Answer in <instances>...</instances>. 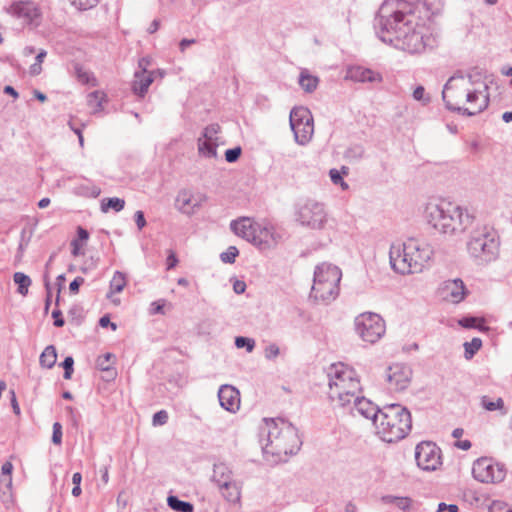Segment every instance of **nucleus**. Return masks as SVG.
Listing matches in <instances>:
<instances>
[{
  "label": "nucleus",
  "instance_id": "f257e3e1",
  "mask_svg": "<svg viewBox=\"0 0 512 512\" xmlns=\"http://www.w3.org/2000/svg\"><path fill=\"white\" fill-rule=\"evenodd\" d=\"M429 23V12L423 4L407 0H386L375 18L379 39L410 54L423 53L437 45Z\"/></svg>",
  "mask_w": 512,
  "mask_h": 512
},
{
  "label": "nucleus",
  "instance_id": "f03ea898",
  "mask_svg": "<svg viewBox=\"0 0 512 512\" xmlns=\"http://www.w3.org/2000/svg\"><path fill=\"white\" fill-rule=\"evenodd\" d=\"M425 218L431 227L449 236L464 233L475 220L474 214L467 208L443 199L426 205Z\"/></svg>",
  "mask_w": 512,
  "mask_h": 512
},
{
  "label": "nucleus",
  "instance_id": "7ed1b4c3",
  "mask_svg": "<svg viewBox=\"0 0 512 512\" xmlns=\"http://www.w3.org/2000/svg\"><path fill=\"white\" fill-rule=\"evenodd\" d=\"M432 255L429 244L414 238L393 243L389 251L392 269L402 275L422 272Z\"/></svg>",
  "mask_w": 512,
  "mask_h": 512
},
{
  "label": "nucleus",
  "instance_id": "20e7f679",
  "mask_svg": "<svg viewBox=\"0 0 512 512\" xmlns=\"http://www.w3.org/2000/svg\"><path fill=\"white\" fill-rule=\"evenodd\" d=\"M328 378V397L340 408L349 407L352 404V399L362 391L355 370L343 363L331 365L328 370Z\"/></svg>",
  "mask_w": 512,
  "mask_h": 512
},
{
  "label": "nucleus",
  "instance_id": "39448f33",
  "mask_svg": "<svg viewBox=\"0 0 512 512\" xmlns=\"http://www.w3.org/2000/svg\"><path fill=\"white\" fill-rule=\"evenodd\" d=\"M264 422L266 427L263 431L267 432V443L263 447L265 453L286 456L299 451L302 441L297 429L290 422L282 418H265Z\"/></svg>",
  "mask_w": 512,
  "mask_h": 512
},
{
  "label": "nucleus",
  "instance_id": "423d86ee",
  "mask_svg": "<svg viewBox=\"0 0 512 512\" xmlns=\"http://www.w3.org/2000/svg\"><path fill=\"white\" fill-rule=\"evenodd\" d=\"M376 434L387 443L404 439L412 428L409 410L400 404L385 405L375 424Z\"/></svg>",
  "mask_w": 512,
  "mask_h": 512
},
{
  "label": "nucleus",
  "instance_id": "0eeeda50",
  "mask_svg": "<svg viewBox=\"0 0 512 512\" xmlns=\"http://www.w3.org/2000/svg\"><path fill=\"white\" fill-rule=\"evenodd\" d=\"M230 228L260 251L274 249L282 241V234L273 225L262 224L248 217L231 221Z\"/></svg>",
  "mask_w": 512,
  "mask_h": 512
},
{
  "label": "nucleus",
  "instance_id": "6e6552de",
  "mask_svg": "<svg viewBox=\"0 0 512 512\" xmlns=\"http://www.w3.org/2000/svg\"><path fill=\"white\" fill-rule=\"evenodd\" d=\"M473 86L471 75L455 74L451 76L442 90V99L448 110L462 115L474 116L484 111L489 104L488 96H482L481 101L474 107H464V94L467 88Z\"/></svg>",
  "mask_w": 512,
  "mask_h": 512
},
{
  "label": "nucleus",
  "instance_id": "1a4fd4ad",
  "mask_svg": "<svg viewBox=\"0 0 512 512\" xmlns=\"http://www.w3.org/2000/svg\"><path fill=\"white\" fill-rule=\"evenodd\" d=\"M467 251L478 264H487L495 260L499 253L497 231L488 225L477 226L471 231Z\"/></svg>",
  "mask_w": 512,
  "mask_h": 512
},
{
  "label": "nucleus",
  "instance_id": "9d476101",
  "mask_svg": "<svg viewBox=\"0 0 512 512\" xmlns=\"http://www.w3.org/2000/svg\"><path fill=\"white\" fill-rule=\"evenodd\" d=\"M341 270L330 263H322L316 266L312 286V296L316 300L329 303L336 299L339 294V283L341 281Z\"/></svg>",
  "mask_w": 512,
  "mask_h": 512
},
{
  "label": "nucleus",
  "instance_id": "9b49d317",
  "mask_svg": "<svg viewBox=\"0 0 512 512\" xmlns=\"http://www.w3.org/2000/svg\"><path fill=\"white\" fill-rule=\"evenodd\" d=\"M355 329L363 341L374 344L384 335L385 322L380 315L366 312L356 317Z\"/></svg>",
  "mask_w": 512,
  "mask_h": 512
},
{
  "label": "nucleus",
  "instance_id": "f8f14e48",
  "mask_svg": "<svg viewBox=\"0 0 512 512\" xmlns=\"http://www.w3.org/2000/svg\"><path fill=\"white\" fill-rule=\"evenodd\" d=\"M294 139L299 145H306L314 132L313 117L305 107H294L289 117Z\"/></svg>",
  "mask_w": 512,
  "mask_h": 512
},
{
  "label": "nucleus",
  "instance_id": "ddd939ff",
  "mask_svg": "<svg viewBox=\"0 0 512 512\" xmlns=\"http://www.w3.org/2000/svg\"><path fill=\"white\" fill-rule=\"evenodd\" d=\"M506 467L502 463L495 462L492 458L481 457L473 463L472 474L475 480L496 484L502 482L506 477Z\"/></svg>",
  "mask_w": 512,
  "mask_h": 512
},
{
  "label": "nucleus",
  "instance_id": "4468645a",
  "mask_svg": "<svg viewBox=\"0 0 512 512\" xmlns=\"http://www.w3.org/2000/svg\"><path fill=\"white\" fill-rule=\"evenodd\" d=\"M417 466L424 471H435L441 465V450L431 441H422L415 448Z\"/></svg>",
  "mask_w": 512,
  "mask_h": 512
},
{
  "label": "nucleus",
  "instance_id": "2eb2a0df",
  "mask_svg": "<svg viewBox=\"0 0 512 512\" xmlns=\"http://www.w3.org/2000/svg\"><path fill=\"white\" fill-rule=\"evenodd\" d=\"M296 220L311 229H322L326 221V213L322 204L308 201L302 205L296 214Z\"/></svg>",
  "mask_w": 512,
  "mask_h": 512
},
{
  "label": "nucleus",
  "instance_id": "dca6fc26",
  "mask_svg": "<svg viewBox=\"0 0 512 512\" xmlns=\"http://www.w3.org/2000/svg\"><path fill=\"white\" fill-rule=\"evenodd\" d=\"M412 369L402 363H396L389 366L386 370V381L388 388L395 392L406 390L412 380Z\"/></svg>",
  "mask_w": 512,
  "mask_h": 512
},
{
  "label": "nucleus",
  "instance_id": "f3484780",
  "mask_svg": "<svg viewBox=\"0 0 512 512\" xmlns=\"http://www.w3.org/2000/svg\"><path fill=\"white\" fill-rule=\"evenodd\" d=\"M348 408L353 415L358 414L366 419H370L374 425L381 413V409H379L377 405L369 399L361 397L360 394L356 395V397L352 399V404Z\"/></svg>",
  "mask_w": 512,
  "mask_h": 512
},
{
  "label": "nucleus",
  "instance_id": "a211bd4d",
  "mask_svg": "<svg viewBox=\"0 0 512 512\" xmlns=\"http://www.w3.org/2000/svg\"><path fill=\"white\" fill-rule=\"evenodd\" d=\"M148 64V61H146L144 58L139 61V67L141 68L140 71H136L134 74V81L132 83V90L133 92L138 95L139 97H144V95L147 93L149 86L154 81V75L156 73H159L162 76V73L159 71H150L148 72L146 70V65Z\"/></svg>",
  "mask_w": 512,
  "mask_h": 512
},
{
  "label": "nucleus",
  "instance_id": "6ab92c4d",
  "mask_svg": "<svg viewBox=\"0 0 512 512\" xmlns=\"http://www.w3.org/2000/svg\"><path fill=\"white\" fill-rule=\"evenodd\" d=\"M9 12L28 24L37 25L40 18V10L32 1L15 2L10 6Z\"/></svg>",
  "mask_w": 512,
  "mask_h": 512
},
{
  "label": "nucleus",
  "instance_id": "aec40b11",
  "mask_svg": "<svg viewBox=\"0 0 512 512\" xmlns=\"http://www.w3.org/2000/svg\"><path fill=\"white\" fill-rule=\"evenodd\" d=\"M218 399L222 408L235 413L240 408V393L232 385L224 384L219 388Z\"/></svg>",
  "mask_w": 512,
  "mask_h": 512
},
{
  "label": "nucleus",
  "instance_id": "412c9836",
  "mask_svg": "<svg viewBox=\"0 0 512 512\" xmlns=\"http://www.w3.org/2000/svg\"><path fill=\"white\" fill-rule=\"evenodd\" d=\"M464 282L457 278L445 281L442 287L443 298L451 303H460L467 294Z\"/></svg>",
  "mask_w": 512,
  "mask_h": 512
},
{
  "label": "nucleus",
  "instance_id": "4be33fe9",
  "mask_svg": "<svg viewBox=\"0 0 512 512\" xmlns=\"http://www.w3.org/2000/svg\"><path fill=\"white\" fill-rule=\"evenodd\" d=\"M346 78L354 82H380L382 76L369 68L362 66H351L348 68Z\"/></svg>",
  "mask_w": 512,
  "mask_h": 512
},
{
  "label": "nucleus",
  "instance_id": "5701e85b",
  "mask_svg": "<svg viewBox=\"0 0 512 512\" xmlns=\"http://www.w3.org/2000/svg\"><path fill=\"white\" fill-rule=\"evenodd\" d=\"M212 480L216 483L218 488H222L234 482L233 473L225 463H217L214 464Z\"/></svg>",
  "mask_w": 512,
  "mask_h": 512
},
{
  "label": "nucleus",
  "instance_id": "b1692460",
  "mask_svg": "<svg viewBox=\"0 0 512 512\" xmlns=\"http://www.w3.org/2000/svg\"><path fill=\"white\" fill-rule=\"evenodd\" d=\"M193 204V194L188 190H182L176 197V207L179 211L185 214H192L195 212Z\"/></svg>",
  "mask_w": 512,
  "mask_h": 512
},
{
  "label": "nucleus",
  "instance_id": "393cba45",
  "mask_svg": "<svg viewBox=\"0 0 512 512\" xmlns=\"http://www.w3.org/2000/svg\"><path fill=\"white\" fill-rule=\"evenodd\" d=\"M298 83L305 92L312 93L318 87L319 78L310 74L307 69H302L299 75Z\"/></svg>",
  "mask_w": 512,
  "mask_h": 512
},
{
  "label": "nucleus",
  "instance_id": "a878e982",
  "mask_svg": "<svg viewBox=\"0 0 512 512\" xmlns=\"http://www.w3.org/2000/svg\"><path fill=\"white\" fill-rule=\"evenodd\" d=\"M217 141L206 140L203 138L197 139V149L198 153L206 158H216L217 157Z\"/></svg>",
  "mask_w": 512,
  "mask_h": 512
},
{
  "label": "nucleus",
  "instance_id": "bb28decb",
  "mask_svg": "<svg viewBox=\"0 0 512 512\" xmlns=\"http://www.w3.org/2000/svg\"><path fill=\"white\" fill-rule=\"evenodd\" d=\"M57 360L56 348L53 345H48L40 355L39 363L41 367L51 369Z\"/></svg>",
  "mask_w": 512,
  "mask_h": 512
},
{
  "label": "nucleus",
  "instance_id": "cd10ccee",
  "mask_svg": "<svg viewBox=\"0 0 512 512\" xmlns=\"http://www.w3.org/2000/svg\"><path fill=\"white\" fill-rule=\"evenodd\" d=\"M222 496L231 503H236L240 500L241 492L240 487L236 481L227 484L222 488H219Z\"/></svg>",
  "mask_w": 512,
  "mask_h": 512
},
{
  "label": "nucleus",
  "instance_id": "c85d7f7f",
  "mask_svg": "<svg viewBox=\"0 0 512 512\" xmlns=\"http://www.w3.org/2000/svg\"><path fill=\"white\" fill-rule=\"evenodd\" d=\"M349 174V168L342 166L341 170L335 168L329 170V177L334 185H339L343 190H347L349 185L343 180L344 175Z\"/></svg>",
  "mask_w": 512,
  "mask_h": 512
},
{
  "label": "nucleus",
  "instance_id": "c756f323",
  "mask_svg": "<svg viewBox=\"0 0 512 512\" xmlns=\"http://www.w3.org/2000/svg\"><path fill=\"white\" fill-rule=\"evenodd\" d=\"M168 506L177 512H193L194 506L192 503L180 500L177 496H169L167 498Z\"/></svg>",
  "mask_w": 512,
  "mask_h": 512
},
{
  "label": "nucleus",
  "instance_id": "7c9ffc66",
  "mask_svg": "<svg viewBox=\"0 0 512 512\" xmlns=\"http://www.w3.org/2000/svg\"><path fill=\"white\" fill-rule=\"evenodd\" d=\"M125 206V200L118 197L104 198L101 201V211L107 213L110 209L115 212L121 211Z\"/></svg>",
  "mask_w": 512,
  "mask_h": 512
},
{
  "label": "nucleus",
  "instance_id": "2f4dec72",
  "mask_svg": "<svg viewBox=\"0 0 512 512\" xmlns=\"http://www.w3.org/2000/svg\"><path fill=\"white\" fill-rule=\"evenodd\" d=\"M13 281L18 285L17 292L23 296L27 295L31 279L23 272H16L13 275Z\"/></svg>",
  "mask_w": 512,
  "mask_h": 512
},
{
  "label": "nucleus",
  "instance_id": "473e14b6",
  "mask_svg": "<svg viewBox=\"0 0 512 512\" xmlns=\"http://www.w3.org/2000/svg\"><path fill=\"white\" fill-rule=\"evenodd\" d=\"M481 406L487 411L492 412L501 410L502 414H506V410H504V401L500 397L496 400H491L488 396L484 395L481 397Z\"/></svg>",
  "mask_w": 512,
  "mask_h": 512
},
{
  "label": "nucleus",
  "instance_id": "72a5a7b5",
  "mask_svg": "<svg viewBox=\"0 0 512 512\" xmlns=\"http://www.w3.org/2000/svg\"><path fill=\"white\" fill-rule=\"evenodd\" d=\"M126 285L125 275L116 271L110 281V292L111 293H120Z\"/></svg>",
  "mask_w": 512,
  "mask_h": 512
},
{
  "label": "nucleus",
  "instance_id": "f704fd0d",
  "mask_svg": "<svg viewBox=\"0 0 512 512\" xmlns=\"http://www.w3.org/2000/svg\"><path fill=\"white\" fill-rule=\"evenodd\" d=\"M482 96L486 95L483 94V92L474 89L473 86H470L464 94L465 104H468V107H474L479 103V101H481Z\"/></svg>",
  "mask_w": 512,
  "mask_h": 512
},
{
  "label": "nucleus",
  "instance_id": "c9c22d12",
  "mask_svg": "<svg viewBox=\"0 0 512 512\" xmlns=\"http://www.w3.org/2000/svg\"><path fill=\"white\" fill-rule=\"evenodd\" d=\"M105 94L101 91H93L88 94L87 96V104L91 108L94 109V111H99L102 109V102L104 101Z\"/></svg>",
  "mask_w": 512,
  "mask_h": 512
},
{
  "label": "nucleus",
  "instance_id": "e433bc0d",
  "mask_svg": "<svg viewBox=\"0 0 512 512\" xmlns=\"http://www.w3.org/2000/svg\"><path fill=\"white\" fill-rule=\"evenodd\" d=\"M464 356L467 360L473 358L477 351L482 347V340L480 338H473L470 342L464 343Z\"/></svg>",
  "mask_w": 512,
  "mask_h": 512
},
{
  "label": "nucleus",
  "instance_id": "4c0bfd02",
  "mask_svg": "<svg viewBox=\"0 0 512 512\" xmlns=\"http://www.w3.org/2000/svg\"><path fill=\"white\" fill-rule=\"evenodd\" d=\"M13 465L11 462L6 461L1 467L2 477L0 478V485H4L6 488L10 489L12 486V474Z\"/></svg>",
  "mask_w": 512,
  "mask_h": 512
},
{
  "label": "nucleus",
  "instance_id": "58836bf2",
  "mask_svg": "<svg viewBox=\"0 0 512 512\" xmlns=\"http://www.w3.org/2000/svg\"><path fill=\"white\" fill-rule=\"evenodd\" d=\"M76 193L81 196L96 198L100 195L101 190L96 185H81L77 187Z\"/></svg>",
  "mask_w": 512,
  "mask_h": 512
},
{
  "label": "nucleus",
  "instance_id": "ea45409f",
  "mask_svg": "<svg viewBox=\"0 0 512 512\" xmlns=\"http://www.w3.org/2000/svg\"><path fill=\"white\" fill-rule=\"evenodd\" d=\"M220 126L219 124L213 123L208 126H206L201 134L200 138L206 139V140H212L217 141V134L220 132Z\"/></svg>",
  "mask_w": 512,
  "mask_h": 512
},
{
  "label": "nucleus",
  "instance_id": "a19ab883",
  "mask_svg": "<svg viewBox=\"0 0 512 512\" xmlns=\"http://www.w3.org/2000/svg\"><path fill=\"white\" fill-rule=\"evenodd\" d=\"M238 254L239 251L235 246H229L225 252L220 254V259L224 263L233 264Z\"/></svg>",
  "mask_w": 512,
  "mask_h": 512
},
{
  "label": "nucleus",
  "instance_id": "79ce46f5",
  "mask_svg": "<svg viewBox=\"0 0 512 512\" xmlns=\"http://www.w3.org/2000/svg\"><path fill=\"white\" fill-rule=\"evenodd\" d=\"M78 10H88L95 7L99 0H69Z\"/></svg>",
  "mask_w": 512,
  "mask_h": 512
},
{
  "label": "nucleus",
  "instance_id": "37998d69",
  "mask_svg": "<svg viewBox=\"0 0 512 512\" xmlns=\"http://www.w3.org/2000/svg\"><path fill=\"white\" fill-rule=\"evenodd\" d=\"M235 345L237 348H246L248 352H252V350L255 347V341L251 338L247 337H236L235 339Z\"/></svg>",
  "mask_w": 512,
  "mask_h": 512
},
{
  "label": "nucleus",
  "instance_id": "c03bdc74",
  "mask_svg": "<svg viewBox=\"0 0 512 512\" xmlns=\"http://www.w3.org/2000/svg\"><path fill=\"white\" fill-rule=\"evenodd\" d=\"M115 356L111 353H106L103 356L98 357L96 363L97 367L102 371H108L111 365V359Z\"/></svg>",
  "mask_w": 512,
  "mask_h": 512
},
{
  "label": "nucleus",
  "instance_id": "a18cd8bd",
  "mask_svg": "<svg viewBox=\"0 0 512 512\" xmlns=\"http://www.w3.org/2000/svg\"><path fill=\"white\" fill-rule=\"evenodd\" d=\"M168 413L166 410H160L153 415L152 424L153 426L165 425L168 421Z\"/></svg>",
  "mask_w": 512,
  "mask_h": 512
},
{
  "label": "nucleus",
  "instance_id": "49530a36",
  "mask_svg": "<svg viewBox=\"0 0 512 512\" xmlns=\"http://www.w3.org/2000/svg\"><path fill=\"white\" fill-rule=\"evenodd\" d=\"M413 98L416 101H421L424 105L431 101L429 96L425 95V88L421 85L417 86L413 91Z\"/></svg>",
  "mask_w": 512,
  "mask_h": 512
},
{
  "label": "nucleus",
  "instance_id": "de8ad7c7",
  "mask_svg": "<svg viewBox=\"0 0 512 512\" xmlns=\"http://www.w3.org/2000/svg\"><path fill=\"white\" fill-rule=\"evenodd\" d=\"M62 367L64 368V378L65 379H70L71 376H72V373H73V365H74V360L71 356H67L63 362H62Z\"/></svg>",
  "mask_w": 512,
  "mask_h": 512
},
{
  "label": "nucleus",
  "instance_id": "09e8293b",
  "mask_svg": "<svg viewBox=\"0 0 512 512\" xmlns=\"http://www.w3.org/2000/svg\"><path fill=\"white\" fill-rule=\"evenodd\" d=\"M241 152L242 150L240 147L228 149L225 152V160L229 163L236 162L239 159Z\"/></svg>",
  "mask_w": 512,
  "mask_h": 512
},
{
  "label": "nucleus",
  "instance_id": "8fccbe9b",
  "mask_svg": "<svg viewBox=\"0 0 512 512\" xmlns=\"http://www.w3.org/2000/svg\"><path fill=\"white\" fill-rule=\"evenodd\" d=\"M52 442L55 445L62 443V425L59 422L53 424Z\"/></svg>",
  "mask_w": 512,
  "mask_h": 512
},
{
  "label": "nucleus",
  "instance_id": "3c124183",
  "mask_svg": "<svg viewBox=\"0 0 512 512\" xmlns=\"http://www.w3.org/2000/svg\"><path fill=\"white\" fill-rule=\"evenodd\" d=\"M279 353V347L275 343L269 344L264 351L265 358L268 360L275 359Z\"/></svg>",
  "mask_w": 512,
  "mask_h": 512
},
{
  "label": "nucleus",
  "instance_id": "603ef678",
  "mask_svg": "<svg viewBox=\"0 0 512 512\" xmlns=\"http://www.w3.org/2000/svg\"><path fill=\"white\" fill-rule=\"evenodd\" d=\"M478 318L476 317H463L459 320V325H461L464 328H480L478 325Z\"/></svg>",
  "mask_w": 512,
  "mask_h": 512
},
{
  "label": "nucleus",
  "instance_id": "864d4df0",
  "mask_svg": "<svg viewBox=\"0 0 512 512\" xmlns=\"http://www.w3.org/2000/svg\"><path fill=\"white\" fill-rule=\"evenodd\" d=\"M394 505L403 511H407L411 505V499L408 497H397Z\"/></svg>",
  "mask_w": 512,
  "mask_h": 512
},
{
  "label": "nucleus",
  "instance_id": "5fc2aeb1",
  "mask_svg": "<svg viewBox=\"0 0 512 512\" xmlns=\"http://www.w3.org/2000/svg\"><path fill=\"white\" fill-rule=\"evenodd\" d=\"M76 75L78 80L83 84H88L90 82V73L83 70L80 66H76Z\"/></svg>",
  "mask_w": 512,
  "mask_h": 512
},
{
  "label": "nucleus",
  "instance_id": "6e6d98bb",
  "mask_svg": "<svg viewBox=\"0 0 512 512\" xmlns=\"http://www.w3.org/2000/svg\"><path fill=\"white\" fill-rule=\"evenodd\" d=\"M52 317L54 319V325L56 327H62L65 324V320L63 318L62 312L59 309H54L52 312Z\"/></svg>",
  "mask_w": 512,
  "mask_h": 512
},
{
  "label": "nucleus",
  "instance_id": "4d7b16f0",
  "mask_svg": "<svg viewBox=\"0 0 512 512\" xmlns=\"http://www.w3.org/2000/svg\"><path fill=\"white\" fill-rule=\"evenodd\" d=\"M134 219L139 230L143 229L146 226V220L144 217V213L142 211H136L134 214Z\"/></svg>",
  "mask_w": 512,
  "mask_h": 512
},
{
  "label": "nucleus",
  "instance_id": "13d9d810",
  "mask_svg": "<svg viewBox=\"0 0 512 512\" xmlns=\"http://www.w3.org/2000/svg\"><path fill=\"white\" fill-rule=\"evenodd\" d=\"M207 201V196L203 193H197L195 195H193V204L194 205V210L198 209L201 207V205Z\"/></svg>",
  "mask_w": 512,
  "mask_h": 512
},
{
  "label": "nucleus",
  "instance_id": "bf43d9fd",
  "mask_svg": "<svg viewBox=\"0 0 512 512\" xmlns=\"http://www.w3.org/2000/svg\"><path fill=\"white\" fill-rule=\"evenodd\" d=\"M164 305L165 300H158L151 304L152 306V314H164Z\"/></svg>",
  "mask_w": 512,
  "mask_h": 512
},
{
  "label": "nucleus",
  "instance_id": "052dcab7",
  "mask_svg": "<svg viewBox=\"0 0 512 512\" xmlns=\"http://www.w3.org/2000/svg\"><path fill=\"white\" fill-rule=\"evenodd\" d=\"M84 283V278L76 277L69 285L71 293L76 294L79 291V287Z\"/></svg>",
  "mask_w": 512,
  "mask_h": 512
},
{
  "label": "nucleus",
  "instance_id": "680f3d73",
  "mask_svg": "<svg viewBox=\"0 0 512 512\" xmlns=\"http://www.w3.org/2000/svg\"><path fill=\"white\" fill-rule=\"evenodd\" d=\"M99 325L103 328L110 326L113 331L117 329V325L110 321V318L108 315H104L99 320Z\"/></svg>",
  "mask_w": 512,
  "mask_h": 512
},
{
  "label": "nucleus",
  "instance_id": "e2e57ef3",
  "mask_svg": "<svg viewBox=\"0 0 512 512\" xmlns=\"http://www.w3.org/2000/svg\"><path fill=\"white\" fill-rule=\"evenodd\" d=\"M177 263H178V258L175 255V253L171 251L166 259L167 269L168 270L173 269L177 265Z\"/></svg>",
  "mask_w": 512,
  "mask_h": 512
},
{
  "label": "nucleus",
  "instance_id": "0e129e2a",
  "mask_svg": "<svg viewBox=\"0 0 512 512\" xmlns=\"http://www.w3.org/2000/svg\"><path fill=\"white\" fill-rule=\"evenodd\" d=\"M10 395H11L10 402H11V406H12L13 412L16 415H20V407H19V404H18V401H17L16 394H15L14 390H10Z\"/></svg>",
  "mask_w": 512,
  "mask_h": 512
},
{
  "label": "nucleus",
  "instance_id": "69168bd1",
  "mask_svg": "<svg viewBox=\"0 0 512 512\" xmlns=\"http://www.w3.org/2000/svg\"><path fill=\"white\" fill-rule=\"evenodd\" d=\"M246 284L244 281L236 280L233 284V290L236 294H242L245 292Z\"/></svg>",
  "mask_w": 512,
  "mask_h": 512
},
{
  "label": "nucleus",
  "instance_id": "338daca9",
  "mask_svg": "<svg viewBox=\"0 0 512 512\" xmlns=\"http://www.w3.org/2000/svg\"><path fill=\"white\" fill-rule=\"evenodd\" d=\"M491 512H512V508L507 506H502L500 503L493 504L491 509Z\"/></svg>",
  "mask_w": 512,
  "mask_h": 512
},
{
  "label": "nucleus",
  "instance_id": "774afa93",
  "mask_svg": "<svg viewBox=\"0 0 512 512\" xmlns=\"http://www.w3.org/2000/svg\"><path fill=\"white\" fill-rule=\"evenodd\" d=\"M455 446L461 450L467 451L471 448V442L469 440H459L455 443Z\"/></svg>",
  "mask_w": 512,
  "mask_h": 512
}]
</instances>
